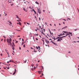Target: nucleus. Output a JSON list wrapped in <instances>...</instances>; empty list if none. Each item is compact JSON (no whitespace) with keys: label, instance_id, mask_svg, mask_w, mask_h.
<instances>
[{"label":"nucleus","instance_id":"nucleus-39","mask_svg":"<svg viewBox=\"0 0 79 79\" xmlns=\"http://www.w3.org/2000/svg\"><path fill=\"white\" fill-rule=\"evenodd\" d=\"M63 20H64V21H66V20H65V19H63Z\"/></svg>","mask_w":79,"mask_h":79},{"label":"nucleus","instance_id":"nucleus-41","mask_svg":"<svg viewBox=\"0 0 79 79\" xmlns=\"http://www.w3.org/2000/svg\"><path fill=\"white\" fill-rule=\"evenodd\" d=\"M9 62H10L7 61V64H8L9 63Z\"/></svg>","mask_w":79,"mask_h":79},{"label":"nucleus","instance_id":"nucleus-15","mask_svg":"<svg viewBox=\"0 0 79 79\" xmlns=\"http://www.w3.org/2000/svg\"><path fill=\"white\" fill-rule=\"evenodd\" d=\"M12 49H13V50H14V47L13 46H12Z\"/></svg>","mask_w":79,"mask_h":79},{"label":"nucleus","instance_id":"nucleus-46","mask_svg":"<svg viewBox=\"0 0 79 79\" xmlns=\"http://www.w3.org/2000/svg\"><path fill=\"white\" fill-rule=\"evenodd\" d=\"M39 19H40V18H39Z\"/></svg>","mask_w":79,"mask_h":79},{"label":"nucleus","instance_id":"nucleus-54","mask_svg":"<svg viewBox=\"0 0 79 79\" xmlns=\"http://www.w3.org/2000/svg\"><path fill=\"white\" fill-rule=\"evenodd\" d=\"M0 55L2 56V54H0Z\"/></svg>","mask_w":79,"mask_h":79},{"label":"nucleus","instance_id":"nucleus-34","mask_svg":"<svg viewBox=\"0 0 79 79\" xmlns=\"http://www.w3.org/2000/svg\"><path fill=\"white\" fill-rule=\"evenodd\" d=\"M21 50V48L19 47V50Z\"/></svg>","mask_w":79,"mask_h":79},{"label":"nucleus","instance_id":"nucleus-53","mask_svg":"<svg viewBox=\"0 0 79 79\" xmlns=\"http://www.w3.org/2000/svg\"><path fill=\"white\" fill-rule=\"evenodd\" d=\"M24 41V40H23V39H22V41Z\"/></svg>","mask_w":79,"mask_h":79},{"label":"nucleus","instance_id":"nucleus-2","mask_svg":"<svg viewBox=\"0 0 79 79\" xmlns=\"http://www.w3.org/2000/svg\"><path fill=\"white\" fill-rule=\"evenodd\" d=\"M62 32H63L65 34H69V35H69V37H70V35H71V36H73V34L71 33V32H66L65 31H62Z\"/></svg>","mask_w":79,"mask_h":79},{"label":"nucleus","instance_id":"nucleus-47","mask_svg":"<svg viewBox=\"0 0 79 79\" xmlns=\"http://www.w3.org/2000/svg\"><path fill=\"white\" fill-rule=\"evenodd\" d=\"M31 66H32V67H33V65H31Z\"/></svg>","mask_w":79,"mask_h":79},{"label":"nucleus","instance_id":"nucleus-26","mask_svg":"<svg viewBox=\"0 0 79 79\" xmlns=\"http://www.w3.org/2000/svg\"><path fill=\"white\" fill-rule=\"evenodd\" d=\"M36 36H38V35H39V34H36L35 35Z\"/></svg>","mask_w":79,"mask_h":79},{"label":"nucleus","instance_id":"nucleus-35","mask_svg":"<svg viewBox=\"0 0 79 79\" xmlns=\"http://www.w3.org/2000/svg\"><path fill=\"white\" fill-rule=\"evenodd\" d=\"M31 70H32V71H33V69H31Z\"/></svg>","mask_w":79,"mask_h":79},{"label":"nucleus","instance_id":"nucleus-1","mask_svg":"<svg viewBox=\"0 0 79 79\" xmlns=\"http://www.w3.org/2000/svg\"><path fill=\"white\" fill-rule=\"evenodd\" d=\"M65 37H57L56 38V39L53 38V40H55L56 39H58L57 40V42H60V40H62V38H63Z\"/></svg>","mask_w":79,"mask_h":79},{"label":"nucleus","instance_id":"nucleus-29","mask_svg":"<svg viewBox=\"0 0 79 79\" xmlns=\"http://www.w3.org/2000/svg\"><path fill=\"white\" fill-rule=\"evenodd\" d=\"M27 61V60H26L25 61H24V63H26V62Z\"/></svg>","mask_w":79,"mask_h":79},{"label":"nucleus","instance_id":"nucleus-58","mask_svg":"<svg viewBox=\"0 0 79 79\" xmlns=\"http://www.w3.org/2000/svg\"><path fill=\"white\" fill-rule=\"evenodd\" d=\"M38 62H40V60H38Z\"/></svg>","mask_w":79,"mask_h":79},{"label":"nucleus","instance_id":"nucleus-48","mask_svg":"<svg viewBox=\"0 0 79 79\" xmlns=\"http://www.w3.org/2000/svg\"><path fill=\"white\" fill-rule=\"evenodd\" d=\"M4 41H5V42H6V40H5V39L4 40Z\"/></svg>","mask_w":79,"mask_h":79},{"label":"nucleus","instance_id":"nucleus-32","mask_svg":"<svg viewBox=\"0 0 79 79\" xmlns=\"http://www.w3.org/2000/svg\"><path fill=\"white\" fill-rule=\"evenodd\" d=\"M42 76H43V75H41L40 76V77H42Z\"/></svg>","mask_w":79,"mask_h":79},{"label":"nucleus","instance_id":"nucleus-5","mask_svg":"<svg viewBox=\"0 0 79 79\" xmlns=\"http://www.w3.org/2000/svg\"><path fill=\"white\" fill-rule=\"evenodd\" d=\"M67 28V26H65L64 27H63V28H61V29H64L65 28Z\"/></svg>","mask_w":79,"mask_h":79},{"label":"nucleus","instance_id":"nucleus-6","mask_svg":"<svg viewBox=\"0 0 79 79\" xmlns=\"http://www.w3.org/2000/svg\"><path fill=\"white\" fill-rule=\"evenodd\" d=\"M16 69H15V71H14V73H13V75H15V74H16Z\"/></svg>","mask_w":79,"mask_h":79},{"label":"nucleus","instance_id":"nucleus-38","mask_svg":"<svg viewBox=\"0 0 79 79\" xmlns=\"http://www.w3.org/2000/svg\"><path fill=\"white\" fill-rule=\"evenodd\" d=\"M34 52H37V51H34Z\"/></svg>","mask_w":79,"mask_h":79},{"label":"nucleus","instance_id":"nucleus-18","mask_svg":"<svg viewBox=\"0 0 79 79\" xmlns=\"http://www.w3.org/2000/svg\"><path fill=\"white\" fill-rule=\"evenodd\" d=\"M9 24H9V25H12V23H11V22H9Z\"/></svg>","mask_w":79,"mask_h":79},{"label":"nucleus","instance_id":"nucleus-36","mask_svg":"<svg viewBox=\"0 0 79 79\" xmlns=\"http://www.w3.org/2000/svg\"><path fill=\"white\" fill-rule=\"evenodd\" d=\"M34 69H36V67H34Z\"/></svg>","mask_w":79,"mask_h":79},{"label":"nucleus","instance_id":"nucleus-63","mask_svg":"<svg viewBox=\"0 0 79 79\" xmlns=\"http://www.w3.org/2000/svg\"><path fill=\"white\" fill-rule=\"evenodd\" d=\"M50 25L51 26V24H50Z\"/></svg>","mask_w":79,"mask_h":79},{"label":"nucleus","instance_id":"nucleus-37","mask_svg":"<svg viewBox=\"0 0 79 79\" xmlns=\"http://www.w3.org/2000/svg\"><path fill=\"white\" fill-rule=\"evenodd\" d=\"M27 24L29 25V23H27Z\"/></svg>","mask_w":79,"mask_h":79},{"label":"nucleus","instance_id":"nucleus-24","mask_svg":"<svg viewBox=\"0 0 79 79\" xmlns=\"http://www.w3.org/2000/svg\"><path fill=\"white\" fill-rule=\"evenodd\" d=\"M9 62H12V60H9V61H8Z\"/></svg>","mask_w":79,"mask_h":79},{"label":"nucleus","instance_id":"nucleus-45","mask_svg":"<svg viewBox=\"0 0 79 79\" xmlns=\"http://www.w3.org/2000/svg\"><path fill=\"white\" fill-rule=\"evenodd\" d=\"M61 35H64V33H63V34H61Z\"/></svg>","mask_w":79,"mask_h":79},{"label":"nucleus","instance_id":"nucleus-51","mask_svg":"<svg viewBox=\"0 0 79 79\" xmlns=\"http://www.w3.org/2000/svg\"><path fill=\"white\" fill-rule=\"evenodd\" d=\"M41 76H43V73L41 74Z\"/></svg>","mask_w":79,"mask_h":79},{"label":"nucleus","instance_id":"nucleus-44","mask_svg":"<svg viewBox=\"0 0 79 79\" xmlns=\"http://www.w3.org/2000/svg\"><path fill=\"white\" fill-rule=\"evenodd\" d=\"M68 53H71V52H68Z\"/></svg>","mask_w":79,"mask_h":79},{"label":"nucleus","instance_id":"nucleus-42","mask_svg":"<svg viewBox=\"0 0 79 79\" xmlns=\"http://www.w3.org/2000/svg\"><path fill=\"white\" fill-rule=\"evenodd\" d=\"M11 6H13V4H11Z\"/></svg>","mask_w":79,"mask_h":79},{"label":"nucleus","instance_id":"nucleus-14","mask_svg":"<svg viewBox=\"0 0 79 79\" xmlns=\"http://www.w3.org/2000/svg\"><path fill=\"white\" fill-rule=\"evenodd\" d=\"M23 10H24V11H25L27 12V11L26 10V9H25V8H23Z\"/></svg>","mask_w":79,"mask_h":79},{"label":"nucleus","instance_id":"nucleus-49","mask_svg":"<svg viewBox=\"0 0 79 79\" xmlns=\"http://www.w3.org/2000/svg\"><path fill=\"white\" fill-rule=\"evenodd\" d=\"M3 37H4V38H6V37H5V36H3Z\"/></svg>","mask_w":79,"mask_h":79},{"label":"nucleus","instance_id":"nucleus-55","mask_svg":"<svg viewBox=\"0 0 79 79\" xmlns=\"http://www.w3.org/2000/svg\"><path fill=\"white\" fill-rule=\"evenodd\" d=\"M10 65V64H9L8 65H7V66H9Z\"/></svg>","mask_w":79,"mask_h":79},{"label":"nucleus","instance_id":"nucleus-9","mask_svg":"<svg viewBox=\"0 0 79 79\" xmlns=\"http://www.w3.org/2000/svg\"><path fill=\"white\" fill-rule=\"evenodd\" d=\"M35 3L36 4H37V5H39V3H38V2H35Z\"/></svg>","mask_w":79,"mask_h":79},{"label":"nucleus","instance_id":"nucleus-31","mask_svg":"<svg viewBox=\"0 0 79 79\" xmlns=\"http://www.w3.org/2000/svg\"><path fill=\"white\" fill-rule=\"evenodd\" d=\"M77 29H74V31H77Z\"/></svg>","mask_w":79,"mask_h":79},{"label":"nucleus","instance_id":"nucleus-64","mask_svg":"<svg viewBox=\"0 0 79 79\" xmlns=\"http://www.w3.org/2000/svg\"><path fill=\"white\" fill-rule=\"evenodd\" d=\"M77 38H78V39H79V37H77Z\"/></svg>","mask_w":79,"mask_h":79},{"label":"nucleus","instance_id":"nucleus-50","mask_svg":"<svg viewBox=\"0 0 79 79\" xmlns=\"http://www.w3.org/2000/svg\"><path fill=\"white\" fill-rule=\"evenodd\" d=\"M59 25H60V24L59 23Z\"/></svg>","mask_w":79,"mask_h":79},{"label":"nucleus","instance_id":"nucleus-21","mask_svg":"<svg viewBox=\"0 0 79 79\" xmlns=\"http://www.w3.org/2000/svg\"><path fill=\"white\" fill-rule=\"evenodd\" d=\"M12 44H13V46H15V44H14V43H12Z\"/></svg>","mask_w":79,"mask_h":79},{"label":"nucleus","instance_id":"nucleus-52","mask_svg":"<svg viewBox=\"0 0 79 79\" xmlns=\"http://www.w3.org/2000/svg\"><path fill=\"white\" fill-rule=\"evenodd\" d=\"M19 24V23H17V24Z\"/></svg>","mask_w":79,"mask_h":79},{"label":"nucleus","instance_id":"nucleus-17","mask_svg":"<svg viewBox=\"0 0 79 79\" xmlns=\"http://www.w3.org/2000/svg\"><path fill=\"white\" fill-rule=\"evenodd\" d=\"M16 17H17V18H18V19H20L19 18H18V16H17V15H16Z\"/></svg>","mask_w":79,"mask_h":79},{"label":"nucleus","instance_id":"nucleus-57","mask_svg":"<svg viewBox=\"0 0 79 79\" xmlns=\"http://www.w3.org/2000/svg\"><path fill=\"white\" fill-rule=\"evenodd\" d=\"M45 25H47V23H45Z\"/></svg>","mask_w":79,"mask_h":79},{"label":"nucleus","instance_id":"nucleus-25","mask_svg":"<svg viewBox=\"0 0 79 79\" xmlns=\"http://www.w3.org/2000/svg\"><path fill=\"white\" fill-rule=\"evenodd\" d=\"M57 35L59 36H62V35Z\"/></svg>","mask_w":79,"mask_h":79},{"label":"nucleus","instance_id":"nucleus-8","mask_svg":"<svg viewBox=\"0 0 79 79\" xmlns=\"http://www.w3.org/2000/svg\"><path fill=\"white\" fill-rule=\"evenodd\" d=\"M68 35H69V34H66V36H61V37H66V36H68Z\"/></svg>","mask_w":79,"mask_h":79},{"label":"nucleus","instance_id":"nucleus-4","mask_svg":"<svg viewBox=\"0 0 79 79\" xmlns=\"http://www.w3.org/2000/svg\"><path fill=\"white\" fill-rule=\"evenodd\" d=\"M36 49H39V50H40V46L36 47Z\"/></svg>","mask_w":79,"mask_h":79},{"label":"nucleus","instance_id":"nucleus-27","mask_svg":"<svg viewBox=\"0 0 79 79\" xmlns=\"http://www.w3.org/2000/svg\"><path fill=\"white\" fill-rule=\"evenodd\" d=\"M42 40V41L43 42V43H44V40Z\"/></svg>","mask_w":79,"mask_h":79},{"label":"nucleus","instance_id":"nucleus-12","mask_svg":"<svg viewBox=\"0 0 79 79\" xmlns=\"http://www.w3.org/2000/svg\"><path fill=\"white\" fill-rule=\"evenodd\" d=\"M32 11H34V13H35V14H36V11H35L34 10H32Z\"/></svg>","mask_w":79,"mask_h":79},{"label":"nucleus","instance_id":"nucleus-7","mask_svg":"<svg viewBox=\"0 0 79 79\" xmlns=\"http://www.w3.org/2000/svg\"><path fill=\"white\" fill-rule=\"evenodd\" d=\"M41 72H42L41 71H38V73H39V74H40V73H41Z\"/></svg>","mask_w":79,"mask_h":79},{"label":"nucleus","instance_id":"nucleus-16","mask_svg":"<svg viewBox=\"0 0 79 79\" xmlns=\"http://www.w3.org/2000/svg\"><path fill=\"white\" fill-rule=\"evenodd\" d=\"M52 44H57L56 43H54V42H53V41H52Z\"/></svg>","mask_w":79,"mask_h":79},{"label":"nucleus","instance_id":"nucleus-22","mask_svg":"<svg viewBox=\"0 0 79 79\" xmlns=\"http://www.w3.org/2000/svg\"><path fill=\"white\" fill-rule=\"evenodd\" d=\"M19 24V25H21V23H20V22H19V24Z\"/></svg>","mask_w":79,"mask_h":79},{"label":"nucleus","instance_id":"nucleus-60","mask_svg":"<svg viewBox=\"0 0 79 79\" xmlns=\"http://www.w3.org/2000/svg\"><path fill=\"white\" fill-rule=\"evenodd\" d=\"M20 37V36H18V37Z\"/></svg>","mask_w":79,"mask_h":79},{"label":"nucleus","instance_id":"nucleus-23","mask_svg":"<svg viewBox=\"0 0 79 79\" xmlns=\"http://www.w3.org/2000/svg\"><path fill=\"white\" fill-rule=\"evenodd\" d=\"M67 19H69V20H71V19H70V18H67Z\"/></svg>","mask_w":79,"mask_h":79},{"label":"nucleus","instance_id":"nucleus-3","mask_svg":"<svg viewBox=\"0 0 79 79\" xmlns=\"http://www.w3.org/2000/svg\"><path fill=\"white\" fill-rule=\"evenodd\" d=\"M11 38L9 39V41L8 40V39H6V42H7L8 44H10V45H11V42H11Z\"/></svg>","mask_w":79,"mask_h":79},{"label":"nucleus","instance_id":"nucleus-33","mask_svg":"<svg viewBox=\"0 0 79 79\" xmlns=\"http://www.w3.org/2000/svg\"><path fill=\"white\" fill-rule=\"evenodd\" d=\"M7 69H9V67L7 68Z\"/></svg>","mask_w":79,"mask_h":79},{"label":"nucleus","instance_id":"nucleus-13","mask_svg":"<svg viewBox=\"0 0 79 79\" xmlns=\"http://www.w3.org/2000/svg\"><path fill=\"white\" fill-rule=\"evenodd\" d=\"M49 43V42L48 41H47V40H46V43Z\"/></svg>","mask_w":79,"mask_h":79},{"label":"nucleus","instance_id":"nucleus-43","mask_svg":"<svg viewBox=\"0 0 79 79\" xmlns=\"http://www.w3.org/2000/svg\"><path fill=\"white\" fill-rule=\"evenodd\" d=\"M54 44L55 45H57V44Z\"/></svg>","mask_w":79,"mask_h":79},{"label":"nucleus","instance_id":"nucleus-62","mask_svg":"<svg viewBox=\"0 0 79 79\" xmlns=\"http://www.w3.org/2000/svg\"><path fill=\"white\" fill-rule=\"evenodd\" d=\"M3 41V39H1V41Z\"/></svg>","mask_w":79,"mask_h":79},{"label":"nucleus","instance_id":"nucleus-10","mask_svg":"<svg viewBox=\"0 0 79 79\" xmlns=\"http://www.w3.org/2000/svg\"><path fill=\"white\" fill-rule=\"evenodd\" d=\"M38 13H39L40 14V10H39V11H38Z\"/></svg>","mask_w":79,"mask_h":79},{"label":"nucleus","instance_id":"nucleus-59","mask_svg":"<svg viewBox=\"0 0 79 79\" xmlns=\"http://www.w3.org/2000/svg\"><path fill=\"white\" fill-rule=\"evenodd\" d=\"M54 26H56V25H55V24H54Z\"/></svg>","mask_w":79,"mask_h":79},{"label":"nucleus","instance_id":"nucleus-30","mask_svg":"<svg viewBox=\"0 0 79 79\" xmlns=\"http://www.w3.org/2000/svg\"><path fill=\"white\" fill-rule=\"evenodd\" d=\"M23 47L25 48V44L23 45Z\"/></svg>","mask_w":79,"mask_h":79},{"label":"nucleus","instance_id":"nucleus-28","mask_svg":"<svg viewBox=\"0 0 79 79\" xmlns=\"http://www.w3.org/2000/svg\"><path fill=\"white\" fill-rule=\"evenodd\" d=\"M41 33H42V34L44 35V33H43V31L41 32Z\"/></svg>","mask_w":79,"mask_h":79},{"label":"nucleus","instance_id":"nucleus-40","mask_svg":"<svg viewBox=\"0 0 79 79\" xmlns=\"http://www.w3.org/2000/svg\"><path fill=\"white\" fill-rule=\"evenodd\" d=\"M36 40H38V39L37 38H36Z\"/></svg>","mask_w":79,"mask_h":79},{"label":"nucleus","instance_id":"nucleus-19","mask_svg":"<svg viewBox=\"0 0 79 79\" xmlns=\"http://www.w3.org/2000/svg\"><path fill=\"white\" fill-rule=\"evenodd\" d=\"M39 27H40V29H41V31H42V28L41 27H40V26H39Z\"/></svg>","mask_w":79,"mask_h":79},{"label":"nucleus","instance_id":"nucleus-20","mask_svg":"<svg viewBox=\"0 0 79 79\" xmlns=\"http://www.w3.org/2000/svg\"><path fill=\"white\" fill-rule=\"evenodd\" d=\"M64 35L61 34V33H60V35Z\"/></svg>","mask_w":79,"mask_h":79},{"label":"nucleus","instance_id":"nucleus-56","mask_svg":"<svg viewBox=\"0 0 79 79\" xmlns=\"http://www.w3.org/2000/svg\"><path fill=\"white\" fill-rule=\"evenodd\" d=\"M24 24H26V22H24Z\"/></svg>","mask_w":79,"mask_h":79},{"label":"nucleus","instance_id":"nucleus-11","mask_svg":"<svg viewBox=\"0 0 79 79\" xmlns=\"http://www.w3.org/2000/svg\"><path fill=\"white\" fill-rule=\"evenodd\" d=\"M19 19V20H17V21L19 22V21H21V20H20V19Z\"/></svg>","mask_w":79,"mask_h":79},{"label":"nucleus","instance_id":"nucleus-61","mask_svg":"<svg viewBox=\"0 0 79 79\" xmlns=\"http://www.w3.org/2000/svg\"><path fill=\"white\" fill-rule=\"evenodd\" d=\"M21 45H23V43H22L21 44Z\"/></svg>","mask_w":79,"mask_h":79}]
</instances>
